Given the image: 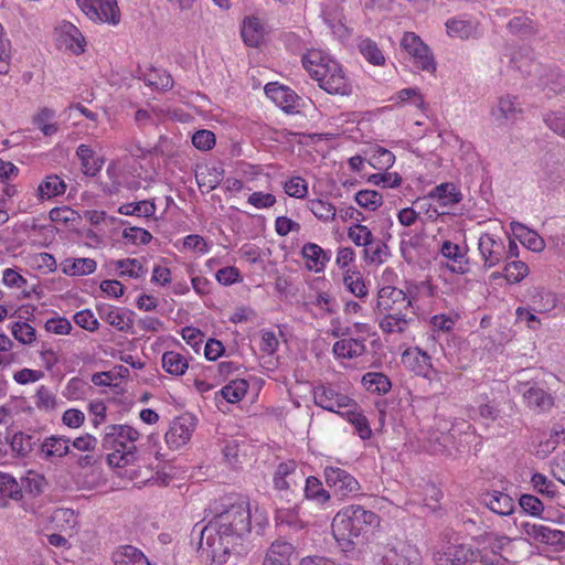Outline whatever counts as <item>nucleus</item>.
<instances>
[{"label":"nucleus","instance_id":"obj_1","mask_svg":"<svg viewBox=\"0 0 565 565\" xmlns=\"http://www.w3.org/2000/svg\"><path fill=\"white\" fill-rule=\"evenodd\" d=\"M250 525L248 502L233 503L201 529L199 548L213 562L225 563L232 552L239 554L236 548L250 533Z\"/></svg>","mask_w":565,"mask_h":565},{"label":"nucleus","instance_id":"obj_2","mask_svg":"<svg viewBox=\"0 0 565 565\" xmlns=\"http://www.w3.org/2000/svg\"><path fill=\"white\" fill-rule=\"evenodd\" d=\"M380 523L379 516L362 505H349L333 518L331 527L339 543L356 545L362 543L367 533Z\"/></svg>","mask_w":565,"mask_h":565},{"label":"nucleus","instance_id":"obj_3","mask_svg":"<svg viewBox=\"0 0 565 565\" xmlns=\"http://www.w3.org/2000/svg\"><path fill=\"white\" fill-rule=\"evenodd\" d=\"M302 65L319 86L329 94L349 95L351 85L340 64L319 51L302 56Z\"/></svg>","mask_w":565,"mask_h":565},{"label":"nucleus","instance_id":"obj_4","mask_svg":"<svg viewBox=\"0 0 565 565\" xmlns=\"http://www.w3.org/2000/svg\"><path fill=\"white\" fill-rule=\"evenodd\" d=\"M139 436V431L129 425L107 426L102 439V447L105 450H113L107 455L108 465L122 468L134 463L137 458L135 443Z\"/></svg>","mask_w":565,"mask_h":565},{"label":"nucleus","instance_id":"obj_5","mask_svg":"<svg viewBox=\"0 0 565 565\" xmlns=\"http://www.w3.org/2000/svg\"><path fill=\"white\" fill-rule=\"evenodd\" d=\"M427 289L433 295V287L427 282H409L407 291L392 286H384L377 292L376 311L379 313H392L393 316H408L415 292Z\"/></svg>","mask_w":565,"mask_h":565},{"label":"nucleus","instance_id":"obj_6","mask_svg":"<svg viewBox=\"0 0 565 565\" xmlns=\"http://www.w3.org/2000/svg\"><path fill=\"white\" fill-rule=\"evenodd\" d=\"M305 472L295 460L280 462L274 475L275 489L284 493L289 500V494L299 492L302 489Z\"/></svg>","mask_w":565,"mask_h":565},{"label":"nucleus","instance_id":"obj_7","mask_svg":"<svg viewBox=\"0 0 565 565\" xmlns=\"http://www.w3.org/2000/svg\"><path fill=\"white\" fill-rule=\"evenodd\" d=\"M83 13L93 22L116 25L120 21V12L116 0H76Z\"/></svg>","mask_w":565,"mask_h":565},{"label":"nucleus","instance_id":"obj_8","mask_svg":"<svg viewBox=\"0 0 565 565\" xmlns=\"http://www.w3.org/2000/svg\"><path fill=\"white\" fill-rule=\"evenodd\" d=\"M401 46L413 58L414 65L426 72H435L436 63L429 47L413 32H405Z\"/></svg>","mask_w":565,"mask_h":565},{"label":"nucleus","instance_id":"obj_9","mask_svg":"<svg viewBox=\"0 0 565 565\" xmlns=\"http://www.w3.org/2000/svg\"><path fill=\"white\" fill-rule=\"evenodd\" d=\"M481 551L469 544L450 545L434 554L437 565H480Z\"/></svg>","mask_w":565,"mask_h":565},{"label":"nucleus","instance_id":"obj_10","mask_svg":"<svg viewBox=\"0 0 565 565\" xmlns=\"http://www.w3.org/2000/svg\"><path fill=\"white\" fill-rule=\"evenodd\" d=\"M324 479L329 488L340 498L359 494L361 487L359 481L347 470L328 466L324 468Z\"/></svg>","mask_w":565,"mask_h":565},{"label":"nucleus","instance_id":"obj_11","mask_svg":"<svg viewBox=\"0 0 565 565\" xmlns=\"http://www.w3.org/2000/svg\"><path fill=\"white\" fill-rule=\"evenodd\" d=\"M56 46L60 50L81 55L85 52L86 40L79 29L71 22L63 21L56 29Z\"/></svg>","mask_w":565,"mask_h":565},{"label":"nucleus","instance_id":"obj_12","mask_svg":"<svg viewBox=\"0 0 565 565\" xmlns=\"http://www.w3.org/2000/svg\"><path fill=\"white\" fill-rule=\"evenodd\" d=\"M313 398L316 405L338 414H341L349 406H354L353 399L324 385L315 388Z\"/></svg>","mask_w":565,"mask_h":565},{"label":"nucleus","instance_id":"obj_13","mask_svg":"<svg viewBox=\"0 0 565 565\" xmlns=\"http://www.w3.org/2000/svg\"><path fill=\"white\" fill-rule=\"evenodd\" d=\"M379 565H422V557L418 550L411 545H404L399 551L384 547Z\"/></svg>","mask_w":565,"mask_h":565},{"label":"nucleus","instance_id":"obj_14","mask_svg":"<svg viewBox=\"0 0 565 565\" xmlns=\"http://www.w3.org/2000/svg\"><path fill=\"white\" fill-rule=\"evenodd\" d=\"M479 252L483 259V267L491 268L504 259L505 247L501 239H495L492 234H482L478 243Z\"/></svg>","mask_w":565,"mask_h":565},{"label":"nucleus","instance_id":"obj_15","mask_svg":"<svg viewBox=\"0 0 565 565\" xmlns=\"http://www.w3.org/2000/svg\"><path fill=\"white\" fill-rule=\"evenodd\" d=\"M520 529L522 534L526 535L527 539L544 544H558L565 537V532L550 529L540 523L523 522Z\"/></svg>","mask_w":565,"mask_h":565},{"label":"nucleus","instance_id":"obj_16","mask_svg":"<svg viewBox=\"0 0 565 565\" xmlns=\"http://www.w3.org/2000/svg\"><path fill=\"white\" fill-rule=\"evenodd\" d=\"M520 114H522L521 104L515 96L509 94L501 96L497 105L491 108V116L498 125L514 121Z\"/></svg>","mask_w":565,"mask_h":565},{"label":"nucleus","instance_id":"obj_17","mask_svg":"<svg viewBox=\"0 0 565 565\" xmlns=\"http://www.w3.org/2000/svg\"><path fill=\"white\" fill-rule=\"evenodd\" d=\"M194 423L191 417L175 418L169 430L166 433V441L172 448H179L186 444L194 430Z\"/></svg>","mask_w":565,"mask_h":565},{"label":"nucleus","instance_id":"obj_18","mask_svg":"<svg viewBox=\"0 0 565 565\" xmlns=\"http://www.w3.org/2000/svg\"><path fill=\"white\" fill-rule=\"evenodd\" d=\"M480 501L493 513L501 516H509L515 511L513 499L508 493L499 490L483 492Z\"/></svg>","mask_w":565,"mask_h":565},{"label":"nucleus","instance_id":"obj_19","mask_svg":"<svg viewBox=\"0 0 565 565\" xmlns=\"http://www.w3.org/2000/svg\"><path fill=\"white\" fill-rule=\"evenodd\" d=\"M265 94L286 113H291L298 107V95L287 86L268 83L265 86Z\"/></svg>","mask_w":565,"mask_h":565},{"label":"nucleus","instance_id":"obj_20","mask_svg":"<svg viewBox=\"0 0 565 565\" xmlns=\"http://www.w3.org/2000/svg\"><path fill=\"white\" fill-rule=\"evenodd\" d=\"M518 391L522 393L526 405L534 411L546 412L554 405L553 396L541 387L519 384Z\"/></svg>","mask_w":565,"mask_h":565},{"label":"nucleus","instance_id":"obj_21","mask_svg":"<svg viewBox=\"0 0 565 565\" xmlns=\"http://www.w3.org/2000/svg\"><path fill=\"white\" fill-rule=\"evenodd\" d=\"M440 254L450 263L448 269L455 274H466L469 271V262L466 252H462L459 245L445 241L440 248Z\"/></svg>","mask_w":565,"mask_h":565},{"label":"nucleus","instance_id":"obj_22","mask_svg":"<svg viewBox=\"0 0 565 565\" xmlns=\"http://www.w3.org/2000/svg\"><path fill=\"white\" fill-rule=\"evenodd\" d=\"M70 439L63 436L46 437L40 447V456L42 459L54 462L70 454Z\"/></svg>","mask_w":565,"mask_h":565},{"label":"nucleus","instance_id":"obj_23","mask_svg":"<svg viewBox=\"0 0 565 565\" xmlns=\"http://www.w3.org/2000/svg\"><path fill=\"white\" fill-rule=\"evenodd\" d=\"M427 198L436 201L440 207H451L461 201L462 195L454 183L445 182L435 186Z\"/></svg>","mask_w":565,"mask_h":565},{"label":"nucleus","instance_id":"obj_24","mask_svg":"<svg viewBox=\"0 0 565 565\" xmlns=\"http://www.w3.org/2000/svg\"><path fill=\"white\" fill-rule=\"evenodd\" d=\"M510 227L515 238L526 248L533 252L543 250L545 246L544 241L536 232L515 221L511 222Z\"/></svg>","mask_w":565,"mask_h":565},{"label":"nucleus","instance_id":"obj_25","mask_svg":"<svg viewBox=\"0 0 565 565\" xmlns=\"http://www.w3.org/2000/svg\"><path fill=\"white\" fill-rule=\"evenodd\" d=\"M275 520L278 526L294 534L301 532L307 526V523L299 516V511L296 507L278 509Z\"/></svg>","mask_w":565,"mask_h":565},{"label":"nucleus","instance_id":"obj_26","mask_svg":"<svg viewBox=\"0 0 565 565\" xmlns=\"http://www.w3.org/2000/svg\"><path fill=\"white\" fill-rule=\"evenodd\" d=\"M22 498V488L15 478L0 471V507L6 508L10 500L20 501Z\"/></svg>","mask_w":565,"mask_h":565},{"label":"nucleus","instance_id":"obj_27","mask_svg":"<svg viewBox=\"0 0 565 565\" xmlns=\"http://www.w3.org/2000/svg\"><path fill=\"white\" fill-rule=\"evenodd\" d=\"M301 254L307 260L308 268L316 273L322 271L326 263L330 260V255L315 243L305 244L302 246Z\"/></svg>","mask_w":565,"mask_h":565},{"label":"nucleus","instance_id":"obj_28","mask_svg":"<svg viewBox=\"0 0 565 565\" xmlns=\"http://www.w3.org/2000/svg\"><path fill=\"white\" fill-rule=\"evenodd\" d=\"M447 33L451 38L467 40L478 36V24L461 18H452L446 22Z\"/></svg>","mask_w":565,"mask_h":565},{"label":"nucleus","instance_id":"obj_29","mask_svg":"<svg viewBox=\"0 0 565 565\" xmlns=\"http://www.w3.org/2000/svg\"><path fill=\"white\" fill-rule=\"evenodd\" d=\"M507 26L510 33L521 39H531L539 33L537 24L526 14H520L512 18Z\"/></svg>","mask_w":565,"mask_h":565},{"label":"nucleus","instance_id":"obj_30","mask_svg":"<svg viewBox=\"0 0 565 565\" xmlns=\"http://www.w3.org/2000/svg\"><path fill=\"white\" fill-rule=\"evenodd\" d=\"M333 353L338 358L354 359L363 355L366 351L364 339H343L333 344Z\"/></svg>","mask_w":565,"mask_h":565},{"label":"nucleus","instance_id":"obj_31","mask_svg":"<svg viewBox=\"0 0 565 565\" xmlns=\"http://www.w3.org/2000/svg\"><path fill=\"white\" fill-rule=\"evenodd\" d=\"M294 547L290 543L276 541L269 547L263 565H289Z\"/></svg>","mask_w":565,"mask_h":565},{"label":"nucleus","instance_id":"obj_32","mask_svg":"<svg viewBox=\"0 0 565 565\" xmlns=\"http://www.w3.org/2000/svg\"><path fill=\"white\" fill-rule=\"evenodd\" d=\"M241 34L246 45L256 47L263 40L264 28L258 18L249 17L244 20Z\"/></svg>","mask_w":565,"mask_h":565},{"label":"nucleus","instance_id":"obj_33","mask_svg":"<svg viewBox=\"0 0 565 565\" xmlns=\"http://www.w3.org/2000/svg\"><path fill=\"white\" fill-rule=\"evenodd\" d=\"M340 415L345 417L348 422L354 426L355 430L362 439H367L371 437L372 430L370 428L369 420L361 412L358 411L355 403L354 406H349L343 409Z\"/></svg>","mask_w":565,"mask_h":565},{"label":"nucleus","instance_id":"obj_34","mask_svg":"<svg viewBox=\"0 0 565 565\" xmlns=\"http://www.w3.org/2000/svg\"><path fill=\"white\" fill-rule=\"evenodd\" d=\"M113 557L115 565H150L146 556L130 545L120 547Z\"/></svg>","mask_w":565,"mask_h":565},{"label":"nucleus","instance_id":"obj_35","mask_svg":"<svg viewBox=\"0 0 565 565\" xmlns=\"http://www.w3.org/2000/svg\"><path fill=\"white\" fill-rule=\"evenodd\" d=\"M66 191L65 182L56 174H51L43 180L38 188L40 200H49L61 195Z\"/></svg>","mask_w":565,"mask_h":565},{"label":"nucleus","instance_id":"obj_36","mask_svg":"<svg viewBox=\"0 0 565 565\" xmlns=\"http://www.w3.org/2000/svg\"><path fill=\"white\" fill-rule=\"evenodd\" d=\"M100 318L119 331H128L132 327L129 316L119 309L111 307L99 309Z\"/></svg>","mask_w":565,"mask_h":565},{"label":"nucleus","instance_id":"obj_37","mask_svg":"<svg viewBox=\"0 0 565 565\" xmlns=\"http://www.w3.org/2000/svg\"><path fill=\"white\" fill-rule=\"evenodd\" d=\"M96 262L92 258L66 259L62 264V270L70 276L89 275L96 270Z\"/></svg>","mask_w":565,"mask_h":565},{"label":"nucleus","instance_id":"obj_38","mask_svg":"<svg viewBox=\"0 0 565 565\" xmlns=\"http://www.w3.org/2000/svg\"><path fill=\"white\" fill-rule=\"evenodd\" d=\"M162 367L172 375H182L186 371L188 360L174 351L164 352L161 359Z\"/></svg>","mask_w":565,"mask_h":565},{"label":"nucleus","instance_id":"obj_39","mask_svg":"<svg viewBox=\"0 0 565 565\" xmlns=\"http://www.w3.org/2000/svg\"><path fill=\"white\" fill-rule=\"evenodd\" d=\"M362 383L367 391L377 394H386L392 386L390 379L385 374L376 372L364 374Z\"/></svg>","mask_w":565,"mask_h":565},{"label":"nucleus","instance_id":"obj_40","mask_svg":"<svg viewBox=\"0 0 565 565\" xmlns=\"http://www.w3.org/2000/svg\"><path fill=\"white\" fill-rule=\"evenodd\" d=\"M305 497L319 503H324L330 499V494L323 489L321 481L316 477L305 476Z\"/></svg>","mask_w":565,"mask_h":565},{"label":"nucleus","instance_id":"obj_41","mask_svg":"<svg viewBox=\"0 0 565 565\" xmlns=\"http://www.w3.org/2000/svg\"><path fill=\"white\" fill-rule=\"evenodd\" d=\"M383 318L379 326L384 333H403L407 329L409 318L407 316H393L392 313H382Z\"/></svg>","mask_w":565,"mask_h":565},{"label":"nucleus","instance_id":"obj_42","mask_svg":"<svg viewBox=\"0 0 565 565\" xmlns=\"http://www.w3.org/2000/svg\"><path fill=\"white\" fill-rule=\"evenodd\" d=\"M19 484L22 488V493L26 492L32 497H36L44 491L46 481L43 476L34 471H28V473L21 478V482Z\"/></svg>","mask_w":565,"mask_h":565},{"label":"nucleus","instance_id":"obj_43","mask_svg":"<svg viewBox=\"0 0 565 565\" xmlns=\"http://www.w3.org/2000/svg\"><path fill=\"white\" fill-rule=\"evenodd\" d=\"M247 381L243 379L231 381L221 390L222 396L230 403L239 402L248 390Z\"/></svg>","mask_w":565,"mask_h":565},{"label":"nucleus","instance_id":"obj_44","mask_svg":"<svg viewBox=\"0 0 565 565\" xmlns=\"http://www.w3.org/2000/svg\"><path fill=\"white\" fill-rule=\"evenodd\" d=\"M76 154L81 160L82 169L85 174L95 175L100 170V166L96 163L94 151L89 146L79 145Z\"/></svg>","mask_w":565,"mask_h":565},{"label":"nucleus","instance_id":"obj_45","mask_svg":"<svg viewBox=\"0 0 565 565\" xmlns=\"http://www.w3.org/2000/svg\"><path fill=\"white\" fill-rule=\"evenodd\" d=\"M116 269H120L119 276H128L131 278H139L143 275V266L136 258L118 259L111 263Z\"/></svg>","mask_w":565,"mask_h":565},{"label":"nucleus","instance_id":"obj_46","mask_svg":"<svg viewBox=\"0 0 565 565\" xmlns=\"http://www.w3.org/2000/svg\"><path fill=\"white\" fill-rule=\"evenodd\" d=\"M359 50L363 57L374 65H383L385 62L384 55L382 51L379 49L377 44L370 40L364 39L359 44Z\"/></svg>","mask_w":565,"mask_h":565},{"label":"nucleus","instance_id":"obj_47","mask_svg":"<svg viewBox=\"0 0 565 565\" xmlns=\"http://www.w3.org/2000/svg\"><path fill=\"white\" fill-rule=\"evenodd\" d=\"M309 210L313 213V215L323 221H332L335 217L337 210L333 204L323 200H310L309 201Z\"/></svg>","mask_w":565,"mask_h":565},{"label":"nucleus","instance_id":"obj_48","mask_svg":"<svg viewBox=\"0 0 565 565\" xmlns=\"http://www.w3.org/2000/svg\"><path fill=\"white\" fill-rule=\"evenodd\" d=\"M356 203L369 211H375L383 204V196L374 190H361L355 194Z\"/></svg>","mask_w":565,"mask_h":565},{"label":"nucleus","instance_id":"obj_49","mask_svg":"<svg viewBox=\"0 0 565 565\" xmlns=\"http://www.w3.org/2000/svg\"><path fill=\"white\" fill-rule=\"evenodd\" d=\"M531 483L540 494L546 498H554L557 494L556 483L543 473L535 472L531 478Z\"/></svg>","mask_w":565,"mask_h":565},{"label":"nucleus","instance_id":"obj_50","mask_svg":"<svg viewBox=\"0 0 565 565\" xmlns=\"http://www.w3.org/2000/svg\"><path fill=\"white\" fill-rule=\"evenodd\" d=\"M529 273L524 262L512 260L504 266L503 276L511 284L520 282Z\"/></svg>","mask_w":565,"mask_h":565},{"label":"nucleus","instance_id":"obj_51","mask_svg":"<svg viewBox=\"0 0 565 565\" xmlns=\"http://www.w3.org/2000/svg\"><path fill=\"white\" fill-rule=\"evenodd\" d=\"M395 156L387 149L379 147L374 149L369 163L379 170L388 169L393 166Z\"/></svg>","mask_w":565,"mask_h":565},{"label":"nucleus","instance_id":"obj_52","mask_svg":"<svg viewBox=\"0 0 565 565\" xmlns=\"http://www.w3.org/2000/svg\"><path fill=\"white\" fill-rule=\"evenodd\" d=\"M365 258L371 263L382 264L390 254L388 246L379 241L371 242L370 245L364 248Z\"/></svg>","mask_w":565,"mask_h":565},{"label":"nucleus","instance_id":"obj_53","mask_svg":"<svg viewBox=\"0 0 565 565\" xmlns=\"http://www.w3.org/2000/svg\"><path fill=\"white\" fill-rule=\"evenodd\" d=\"M35 405L41 411H53L56 407V397L54 393L46 386L41 385L34 396Z\"/></svg>","mask_w":565,"mask_h":565},{"label":"nucleus","instance_id":"obj_54","mask_svg":"<svg viewBox=\"0 0 565 565\" xmlns=\"http://www.w3.org/2000/svg\"><path fill=\"white\" fill-rule=\"evenodd\" d=\"M343 282L348 290L358 298H363L367 295V289L361 277L360 273L347 274L343 277Z\"/></svg>","mask_w":565,"mask_h":565},{"label":"nucleus","instance_id":"obj_55","mask_svg":"<svg viewBox=\"0 0 565 565\" xmlns=\"http://www.w3.org/2000/svg\"><path fill=\"white\" fill-rule=\"evenodd\" d=\"M348 236L355 245L364 246L365 248L373 239L372 232L367 228V226L361 224L351 226L349 228Z\"/></svg>","mask_w":565,"mask_h":565},{"label":"nucleus","instance_id":"obj_56","mask_svg":"<svg viewBox=\"0 0 565 565\" xmlns=\"http://www.w3.org/2000/svg\"><path fill=\"white\" fill-rule=\"evenodd\" d=\"M519 505L522 511L532 516H540L544 510L542 501L533 494H522L519 499Z\"/></svg>","mask_w":565,"mask_h":565},{"label":"nucleus","instance_id":"obj_57","mask_svg":"<svg viewBox=\"0 0 565 565\" xmlns=\"http://www.w3.org/2000/svg\"><path fill=\"white\" fill-rule=\"evenodd\" d=\"M11 331L14 339L23 344H30L35 340V329L26 322H15Z\"/></svg>","mask_w":565,"mask_h":565},{"label":"nucleus","instance_id":"obj_58","mask_svg":"<svg viewBox=\"0 0 565 565\" xmlns=\"http://www.w3.org/2000/svg\"><path fill=\"white\" fill-rule=\"evenodd\" d=\"M11 58V43L4 36L3 28L0 24V74H8Z\"/></svg>","mask_w":565,"mask_h":565},{"label":"nucleus","instance_id":"obj_59","mask_svg":"<svg viewBox=\"0 0 565 565\" xmlns=\"http://www.w3.org/2000/svg\"><path fill=\"white\" fill-rule=\"evenodd\" d=\"M284 190L289 196L302 199L308 193V185L302 178L294 177L285 183Z\"/></svg>","mask_w":565,"mask_h":565},{"label":"nucleus","instance_id":"obj_60","mask_svg":"<svg viewBox=\"0 0 565 565\" xmlns=\"http://www.w3.org/2000/svg\"><path fill=\"white\" fill-rule=\"evenodd\" d=\"M192 143L196 149L201 151L210 150L215 145V135L210 130H198L192 136Z\"/></svg>","mask_w":565,"mask_h":565},{"label":"nucleus","instance_id":"obj_61","mask_svg":"<svg viewBox=\"0 0 565 565\" xmlns=\"http://www.w3.org/2000/svg\"><path fill=\"white\" fill-rule=\"evenodd\" d=\"M122 237L132 244L142 245L150 243L152 239V235L147 230L136 226L125 228Z\"/></svg>","mask_w":565,"mask_h":565},{"label":"nucleus","instance_id":"obj_62","mask_svg":"<svg viewBox=\"0 0 565 565\" xmlns=\"http://www.w3.org/2000/svg\"><path fill=\"white\" fill-rule=\"evenodd\" d=\"M565 78L557 72H551L546 79H541V85L544 90H547L546 95L550 96V93L559 94L564 89Z\"/></svg>","mask_w":565,"mask_h":565},{"label":"nucleus","instance_id":"obj_63","mask_svg":"<svg viewBox=\"0 0 565 565\" xmlns=\"http://www.w3.org/2000/svg\"><path fill=\"white\" fill-rule=\"evenodd\" d=\"M35 441L31 435L15 434L12 439V449L18 451L21 456H26L32 451Z\"/></svg>","mask_w":565,"mask_h":565},{"label":"nucleus","instance_id":"obj_64","mask_svg":"<svg viewBox=\"0 0 565 565\" xmlns=\"http://www.w3.org/2000/svg\"><path fill=\"white\" fill-rule=\"evenodd\" d=\"M544 121L555 134L565 138V115L562 113H551L546 115Z\"/></svg>","mask_w":565,"mask_h":565}]
</instances>
